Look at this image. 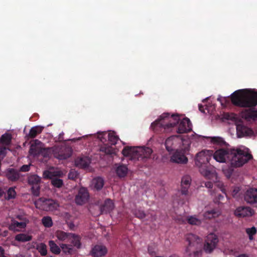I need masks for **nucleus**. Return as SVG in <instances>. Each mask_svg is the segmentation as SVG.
<instances>
[{"label":"nucleus","mask_w":257,"mask_h":257,"mask_svg":"<svg viewBox=\"0 0 257 257\" xmlns=\"http://www.w3.org/2000/svg\"><path fill=\"white\" fill-rule=\"evenodd\" d=\"M212 157L220 163L230 162L233 167H239L252 159L248 149H220L216 150Z\"/></svg>","instance_id":"1"},{"label":"nucleus","mask_w":257,"mask_h":257,"mask_svg":"<svg viewBox=\"0 0 257 257\" xmlns=\"http://www.w3.org/2000/svg\"><path fill=\"white\" fill-rule=\"evenodd\" d=\"M232 103L236 106L251 108L257 105V91L248 89L235 91L230 96Z\"/></svg>","instance_id":"2"},{"label":"nucleus","mask_w":257,"mask_h":257,"mask_svg":"<svg viewBox=\"0 0 257 257\" xmlns=\"http://www.w3.org/2000/svg\"><path fill=\"white\" fill-rule=\"evenodd\" d=\"M213 155V151L203 150L197 154L195 159V165L199 168L200 173L207 178L212 175L211 167L208 165Z\"/></svg>","instance_id":"3"},{"label":"nucleus","mask_w":257,"mask_h":257,"mask_svg":"<svg viewBox=\"0 0 257 257\" xmlns=\"http://www.w3.org/2000/svg\"><path fill=\"white\" fill-rule=\"evenodd\" d=\"M180 121L179 116L177 114H170L169 113H163L160 117L152 122L151 127L156 132L160 128H164V131L174 127Z\"/></svg>","instance_id":"4"},{"label":"nucleus","mask_w":257,"mask_h":257,"mask_svg":"<svg viewBox=\"0 0 257 257\" xmlns=\"http://www.w3.org/2000/svg\"><path fill=\"white\" fill-rule=\"evenodd\" d=\"M152 153V149L149 147L126 146L122 151V154L124 156L130 157L131 160H137L144 162L151 157Z\"/></svg>","instance_id":"5"},{"label":"nucleus","mask_w":257,"mask_h":257,"mask_svg":"<svg viewBox=\"0 0 257 257\" xmlns=\"http://www.w3.org/2000/svg\"><path fill=\"white\" fill-rule=\"evenodd\" d=\"M29 153L34 156H38L39 160L47 166L48 148H44L43 144L40 141H34L31 145Z\"/></svg>","instance_id":"6"},{"label":"nucleus","mask_w":257,"mask_h":257,"mask_svg":"<svg viewBox=\"0 0 257 257\" xmlns=\"http://www.w3.org/2000/svg\"><path fill=\"white\" fill-rule=\"evenodd\" d=\"M51 152H53L54 157L59 160H66L72 154L71 149L66 146L49 147V153Z\"/></svg>","instance_id":"7"},{"label":"nucleus","mask_w":257,"mask_h":257,"mask_svg":"<svg viewBox=\"0 0 257 257\" xmlns=\"http://www.w3.org/2000/svg\"><path fill=\"white\" fill-rule=\"evenodd\" d=\"M218 242V238L215 234L210 233L207 237L204 245L205 252L210 253L216 247Z\"/></svg>","instance_id":"8"},{"label":"nucleus","mask_w":257,"mask_h":257,"mask_svg":"<svg viewBox=\"0 0 257 257\" xmlns=\"http://www.w3.org/2000/svg\"><path fill=\"white\" fill-rule=\"evenodd\" d=\"M234 214L238 218H245L252 216L255 211L249 206H241L236 208Z\"/></svg>","instance_id":"9"},{"label":"nucleus","mask_w":257,"mask_h":257,"mask_svg":"<svg viewBox=\"0 0 257 257\" xmlns=\"http://www.w3.org/2000/svg\"><path fill=\"white\" fill-rule=\"evenodd\" d=\"M89 199V194L87 188L81 187L78 190L77 194L75 197V202L76 204L82 205L86 203Z\"/></svg>","instance_id":"10"},{"label":"nucleus","mask_w":257,"mask_h":257,"mask_svg":"<svg viewBox=\"0 0 257 257\" xmlns=\"http://www.w3.org/2000/svg\"><path fill=\"white\" fill-rule=\"evenodd\" d=\"M190 196L191 195L188 190H184L179 189L175 196L174 200L179 204L183 205L186 202H189Z\"/></svg>","instance_id":"11"},{"label":"nucleus","mask_w":257,"mask_h":257,"mask_svg":"<svg viewBox=\"0 0 257 257\" xmlns=\"http://www.w3.org/2000/svg\"><path fill=\"white\" fill-rule=\"evenodd\" d=\"M244 200L251 205L257 203V189L250 188L247 189L244 194Z\"/></svg>","instance_id":"12"},{"label":"nucleus","mask_w":257,"mask_h":257,"mask_svg":"<svg viewBox=\"0 0 257 257\" xmlns=\"http://www.w3.org/2000/svg\"><path fill=\"white\" fill-rule=\"evenodd\" d=\"M177 132L178 134L187 133L192 131V124L190 119L185 117L178 122Z\"/></svg>","instance_id":"13"},{"label":"nucleus","mask_w":257,"mask_h":257,"mask_svg":"<svg viewBox=\"0 0 257 257\" xmlns=\"http://www.w3.org/2000/svg\"><path fill=\"white\" fill-rule=\"evenodd\" d=\"M181 143L179 138L177 136H173L168 138L165 142V147L166 150L169 152L175 150L177 146V145Z\"/></svg>","instance_id":"14"},{"label":"nucleus","mask_w":257,"mask_h":257,"mask_svg":"<svg viewBox=\"0 0 257 257\" xmlns=\"http://www.w3.org/2000/svg\"><path fill=\"white\" fill-rule=\"evenodd\" d=\"M171 161L178 164H186L188 162V159L185 155L184 150H176L171 156Z\"/></svg>","instance_id":"15"},{"label":"nucleus","mask_w":257,"mask_h":257,"mask_svg":"<svg viewBox=\"0 0 257 257\" xmlns=\"http://www.w3.org/2000/svg\"><path fill=\"white\" fill-rule=\"evenodd\" d=\"M49 167V170H50ZM63 175V173L61 171H56L52 173L49 171V179L51 180V184L56 188H60L63 186V181L62 179L54 177L51 178V176L55 177H61Z\"/></svg>","instance_id":"16"},{"label":"nucleus","mask_w":257,"mask_h":257,"mask_svg":"<svg viewBox=\"0 0 257 257\" xmlns=\"http://www.w3.org/2000/svg\"><path fill=\"white\" fill-rule=\"evenodd\" d=\"M41 178L37 175H31L28 178V182L29 184L32 185V190L34 195H37L39 192Z\"/></svg>","instance_id":"17"},{"label":"nucleus","mask_w":257,"mask_h":257,"mask_svg":"<svg viewBox=\"0 0 257 257\" xmlns=\"http://www.w3.org/2000/svg\"><path fill=\"white\" fill-rule=\"evenodd\" d=\"M186 240L188 242V245L186 248V251L190 252L191 250V247L196 245H199L201 242V239L197 235L190 233L186 235Z\"/></svg>","instance_id":"18"},{"label":"nucleus","mask_w":257,"mask_h":257,"mask_svg":"<svg viewBox=\"0 0 257 257\" xmlns=\"http://www.w3.org/2000/svg\"><path fill=\"white\" fill-rule=\"evenodd\" d=\"M114 207L112 200L109 198L105 199L103 203L99 206L100 214L109 213L114 209Z\"/></svg>","instance_id":"19"},{"label":"nucleus","mask_w":257,"mask_h":257,"mask_svg":"<svg viewBox=\"0 0 257 257\" xmlns=\"http://www.w3.org/2000/svg\"><path fill=\"white\" fill-rule=\"evenodd\" d=\"M106 247L102 245H96L91 249V254L93 257H101L107 252Z\"/></svg>","instance_id":"20"},{"label":"nucleus","mask_w":257,"mask_h":257,"mask_svg":"<svg viewBox=\"0 0 257 257\" xmlns=\"http://www.w3.org/2000/svg\"><path fill=\"white\" fill-rule=\"evenodd\" d=\"M17 218L21 220V222L14 220L10 226L11 229H19L24 228L26 226L27 221L22 216L18 215Z\"/></svg>","instance_id":"21"},{"label":"nucleus","mask_w":257,"mask_h":257,"mask_svg":"<svg viewBox=\"0 0 257 257\" xmlns=\"http://www.w3.org/2000/svg\"><path fill=\"white\" fill-rule=\"evenodd\" d=\"M6 176L10 181L14 182L17 181L20 176L19 172L17 170L10 168L7 170Z\"/></svg>","instance_id":"22"},{"label":"nucleus","mask_w":257,"mask_h":257,"mask_svg":"<svg viewBox=\"0 0 257 257\" xmlns=\"http://www.w3.org/2000/svg\"><path fill=\"white\" fill-rule=\"evenodd\" d=\"M48 199L46 198H40L35 203V206L37 208L41 210L48 211Z\"/></svg>","instance_id":"23"},{"label":"nucleus","mask_w":257,"mask_h":257,"mask_svg":"<svg viewBox=\"0 0 257 257\" xmlns=\"http://www.w3.org/2000/svg\"><path fill=\"white\" fill-rule=\"evenodd\" d=\"M191 182V177L188 175L183 176L181 179L180 189L188 190Z\"/></svg>","instance_id":"24"},{"label":"nucleus","mask_w":257,"mask_h":257,"mask_svg":"<svg viewBox=\"0 0 257 257\" xmlns=\"http://www.w3.org/2000/svg\"><path fill=\"white\" fill-rule=\"evenodd\" d=\"M220 214V212L217 209H213L205 212L203 217L205 219H210L218 217Z\"/></svg>","instance_id":"25"},{"label":"nucleus","mask_w":257,"mask_h":257,"mask_svg":"<svg viewBox=\"0 0 257 257\" xmlns=\"http://www.w3.org/2000/svg\"><path fill=\"white\" fill-rule=\"evenodd\" d=\"M187 222L192 225H200L202 223V220L196 215L188 216L186 218Z\"/></svg>","instance_id":"26"},{"label":"nucleus","mask_w":257,"mask_h":257,"mask_svg":"<svg viewBox=\"0 0 257 257\" xmlns=\"http://www.w3.org/2000/svg\"><path fill=\"white\" fill-rule=\"evenodd\" d=\"M94 188L97 191L100 190L103 187L104 181L102 178L98 177L92 180Z\"/></svg>","instance_id":"27"},{"label":"nucleus","mask_w":257,"mask_h":257,"mask_svg":"<svg viewBox=\"0 0 257 257\" xmlns=\"http://www.w3.org/2000/svg\"><path fill=\"white\" fill-rule=\"evenodd\" d=\"M43 127L39 126L33 127L30 130L29 133L27 136L28 139H33L42 131Z\"/></svg>","instance_id":"28"},{"label":"nucleus","mask_w":257,"mask_h":257,"mask_svg":"<svg viewBox=\"0 0 257 257\" xmlns=\"http://www.w3.org/2000/svg\"><path fill=\"white\" fill-rule=\"evenodd\" d=\"M128 168L125 165H119L116 169V173L119 177H124L127 173Z\"/></svg>","instance_id":"29"},{"label":"nucleus","mask_w":257,"mask_h":257,"mask_svg":"<svg viewBox=\"0 0 257 257\" xmlns=\"http://www.w3.org/2000/svg\"><path fill=\"white\" fill-rule=\"evenodd\" d=\"M236 131L240 136L247 135L249 132L251 131L249 128L241 124H238L236 125Z\"/></svg>","instance_id":"30"},{"label":"nucleus","mask_w":257,"mask_h":257,"mask_svg":"<svg viewBox=\"0 0 257 257\" xmlns=\"http://www.w3.org/2000/svg\"><path fill=\"white\" fill-rule=\"evenodd\" d=\"M208 139H210L211 142L216 145L220 146H226L227 145L226 142L223 140V138L219 137H208Z\"/></svg>","instance_id":"31"},{"label":"nucleus","mask_w":257,"mask_h":257,"mask_svg":"<svg viewBox=\"0 0 257 257\" xmlns=\"http://www.w3.org/2000/svg\"><path fill=\"white\" fill-rule=\"evenodd\" d=\"M75 164L76 166L84 168H86L89 165V162L86 158H77L75 160Z\"/></svg>","instance_id":"32"},{"label":"nucleus","mask_w":257,"mask_h":257,"mask_svg":"<svg viewBox=\"0 0 257 257\" xmlns=\"http://www.w3.org/2000/svg\"><path fill=\"white\" fill-rule=\"evenodd\" d=\"M69 236V239H71V242L73 245L78 248H80L81 245L80 236L73 233L70 234Z\"/></svg>","instance_id":"33"},{"label":"nucleus","mask_w":257,"mask_h":257,"mask_svg":"<svg viewBox=\"0 0 257 257\" xmlns=\"http://www.w3.org/2000/svg\"><path fill=\"white\" fill-rule=\"evenodd\" d=\"M12 139L11 134L5 133L0 138V142L2 144L8 146L11 143Z\"/></svg>","instance_id":"34"},{"label":"nucleus","mask_w":257,"mask_h":257,"mask_svg":"<svg viewBox=\"0 0 257 257\" xmlns=\"http://www.w3.org/2000/svg\"><path fill=\"white\" fill-rule=\"evenodd\" d=\"M100 151L107 155H112L115 153L113 147L105 144L100 147Z\"/></svg>","instance_id":"35"},{"label":"nucleus","mask_w":257,"mask_h":257,"mask_svg":"<svg viewBox=\"0 0 257 257\" xmlns=\"http://www.w3.org/2000/svg\"><path fill=\"white\" fill-rule=\"evenodd\" d=\"M15 239L18 241L26 242L31 240L32 236L28 234L21 233L16 236Z\"/></svg>","instance_id":"36"},{"label":"nucleus","mask_w":257,"mask_h":257,"mask_svg":"<svg viewBox=\"0 0 257 257\" xmlns=\"http://www.w3.org/2000/svg\"><path fill=\"white\" fill-rule=\"evenodd\" d=\"M107 137L108 142L111 145H115L119 139L118 137L115 135L113 132L109 133L107 135Z\"/></svg>","instance_id":"37"},{"label":"nucleus","mask_w":257,"mask_h":257,"mask_svg":"<svg viewBox=\"0 0 257 257\" xmlns=\"http://www.w3.org/2000/svg\"><path fill=\"white\" fill-rule=\"evenodd\" d=\"M61 247L62 251L67 254H72L74 251L71 245L62 244Z\"/></svg>","instance_id":"38"},{"label":"nucleus","mask_w":257,"mask_h":257,"mask_svg":"<svg viewBox=\"0 0 257 257\" xmlns=\"http://www.w3.org/2000/svg\"><path fill=\"white\" fill-rule=\"evenodd\" d=\"M70 233H67L63 231H57L56 233L57 238L59 240H65L67 239H69Z\"/></svg>","instance_id":"39"},{"label":"nucleus","mask_w":257,"mask_h":257,"mask_svg":"<svg viewBox=\"0 0 257 257\" xmlns=\"http://www.w3.org/2000/svg\"><path fill=\"white\" fill-rule=\"evenodd\" d=\"M37 249L40 253V254L44 256L46 255L47 253L46 245L43 243H40L37 245Z\"/></svg>","instance_id":"40"},{"label":"nucleus","mask_w":257,"mask_h":257,"mask_svg":"<svg viewBox=\"0 0 257 257\" xmlns=\"http://www.w3.org/2000/svg\"><path fill=\"white\" fill-rule=\"evenodd\" d=\"M49 247L53 253L59 254L60 252V247L53 241H49Z\"/></svg>","instance_id":"41"},{"label":"nucleus","mask_w":257,"mask_h":257,"mask_svg":"<svg viewBox=\"0 0 257 257\" xmlns=\"http://www.w3.org/2000/svg\"><path fill=\"white\" fill-rule=\"evenodd\" d=\"M246 116L247 118L253 120L257 119V109L256 110H247L246 111Z\"/></svg>","instance_id":"42"},{"label":"nucleus","mask_w":257,"mask_h":257,"mask_svg":"<svg viewBox=\"0 0 257 257\" xmlns=\"http://www.w3.org/2000/svg\"><path fill=\"white\" fill-rule=\"evenodd\" d=\"M16 195V192L15 190L13 188H10L7 191L6 199L10 200L11 199L15 198Z\"/></svg>","instance_id":"43"},{"label":"nucleus","mask_w":257,"mask_h":257,"mask_svg":"<svg viewBox=\"0 0 257 257\" xmlns=\"http://www.w3.org/2000/svg\"><path fill=\"white\" fill-rule=\"evenodd\" d=\"M246 232L248 235L249 239L252 240L253 238V235L256 233V229L254 226L251 228H247L246 229Z\"/></svg>","instance_id":"44"},{"label":"nucleus","mask_w":257,"mask_h":257,"mask_svg":"<svg viewBox=\"0 0 257 257\" xmlns=\"http://www.w3.org/2000/svg\"><path fill=\"white\" fill-rule=\"evenodd\" d=\"M133 213L136 217L140 219H143L146 217V214L143 210L136 209L134 211Z\"/></svg>","instance_id":"45"},{"label":"nucleus","mask_w":257,"mask_h":257,"mask_svg":"<svg viewBox=\"0 0 257 257\" xmlns=\"http://www.w3.org/2000/svg\"><path fill=\"white\" fill-rule=\"evenodd\" d=\"M59 207V204L54 200L49 199V211L56 210Z\"/></svg>","instance_id":"46"},{"label":"nucleus","mask_w":257,"mask_h":257,"mask_svg":"<svg viewBox=\"0 0 257 257\" xmlns=\"http://www.w3.org/2000/svg\"><path fill=\"white\" fill-rule=\"evenodd\" d=\"M224 117L228 120H234L236 118V115L233 113H225Z\"/></svg>","instance_id":"47"},{"label":"nucleus","mask_w":257,"mask_h":257,"mask_svg":"<svg viewBox=\"0 0 257 257\" xmlns=\"http://www.w3.org/2000/svg\"><path fill=\"white\" fill-rule=\"evenodd\" d=\"M78 174L77 171L71 170L68 173V178L71 180H75L78 177Z\"/></svg>","instance_id":"48"},{"label":"nucleus","mask_w":257,"mask_h":257,"mask_svg":"<svg viewBox=\"0 0 257 257\" xmlns=\"http://www.w3.org/2000/svg\"><path fill=\"white\" fill-rule=\"evenodd\" d=\"M217 100L219 101L220 102L221 105L224 107L226 106L227 104L229 103L228 100H227L225 97L220 96L217 98Z\"/></svg>","instance_id":"49"},{"label":"nucleus","mask_w":257,"mask_h":257,"mask_svg":"<svg viewBox=\"0 0 257 257\" xmlns=\"http://www.w3.org/2000/svg\"><path fill=\"white\" fill-rule=\"evenodd\" d=\"M107 135L106 133L103 132L98 134V138L100 139L101 142L104 143L106 141V136Z\"/></svg>","instance_id":"50"},{"label":"nucleus","mask_w":257,"mask_h":257,"mask_svg":"<svg viewBox=\"0 0 257 257\" xmlns=\"http://www.w3.org/2000/svg\"><path fill=\"white\" fill-rule=\"evenodd\" d=\"M30 165H23L20 168V171L21 172H26L29 171L30 170Z\"/></svg>","instance_id":"51"},{"label":"nucleus","mask_w":257,"mask_h":257,"mask_svg":"<svg viewBox=\"0 0 257 257\" xmlns=\"http://www.w3.org/2000/svg\"><path fill=\"white\" fill-rule=\"evenodd\" d=\"M42 223L44 226L48 227V216H44L43 218Z\"/></svg>","instance_id":"52"},{"label":"nucleus","mask_w":257,"mask_h":257,"mask_svg":"<svg viewBox=\"0 0 257 257\" xmlns=\"http://www.w3.org/2000/svg\"><path fill=\"white\" fill-rule=\"evenodd\" d=\"M202 254V250L199 249L193 251V257H200Z\"/></svg>","instance_id":"53"},{"label":"nucleus","mask_w":257,"mask_h":257,"mask_svg":"<svg viewBox=\"0 0 257 257\" xmlns=\"http://www.w3.org/2000/svg\"><path fill=\"white\" fill-rule=\"evenodd\" d=\"M68 227L72 230H74V228L75 227V226L74 224L72 222H69L67 223Z\"/></svg>","instance_id":"54"},{"label":"nucleus","mask_w":257,"mask_h":257,"mask_svg":"<svg viewBox=\"0 0 257 257\" xmlns=\"http://www.w3.org/2000/svg\"><path fill=\"white\" fill-rule=\"evenodd\" d=\"M205 186L208 188H212L213 187V183L210 181H207L205 184Z\"/></svg>","instance_id":"55"},{"label":"nucleus","mask_w":257,"mask_h":257,"mask_svg":"<svg viewBox=\"0 0 257 257\" xmlns=\"http://www.w3.org/2000/svg\"><path fill=\"white\" fill-rule=\"evenodd\" d=\"M43 177L46 179H48V169L45 170L43 172Z\"/></svg>","instance_id":"56"},{"label":"nucleus","mask_w":257,"mask_h":257,"mask_svg":"<svg viewBox=\"0 0 257 257\" xmlns=\"http://www.w3.org/2000/svg\"><path fill=\"white\" fill-rule=\"evenodd\" d=\"M216 185L218 186V187L220 189L221 191L223 193H224V189L223 188V184L221 182H218L216 183Z\"/></svg>","instance_id":"57"},{"label":"nucleus","mask_w":257,"mask_h":257,"mask_svg":"<svg viewBox=\"0 0 257 257\" xmlns=\"http://www.w3.org/2000/svg\"><path fill=\"white\" fill-rule=\"evenodd\" d=\"M6 148L5 147H4L3 148L1 149L0 155L5 156L6 154Z\"/></svg>","instance_id":"58"},{"label":"nucleus","mask_w":257,"mask_h":257,"mask_svg":"<svg viewBox=\"0 0 257 257\" xmlns=\"http://www.w3.org/2000/svg\"><path fill=\"white\" fill-rule=\"evenodd\" d=\"M198 107H199V109L201 112H202L203 113H205V110L203 108L204 106L202 104H199Z\"/></svg>","instance_id":"59"},{"label":"nucleus","mask_w":257,"mask_h":257,"mask_svg":"<svg viewBox=\"0 0 257 257\" xmlns=\"http://www.w3.org/2000/svg\"><path fill=\"white\" fill-rule=\"evenodd\" d=\"M2 256H5L4 255V250L1 246H0V257H1Z\"/></svg>","instance_id":"60"},{"label":"nucleus","mask_w":257,"mask_h":257,"mask_svg":"<svg viewBox=\"0 0 257 257\" xmlns=\"http://www.w3.org/2000/svg\"><path fill=\"white\" fill-rule=\"evenodd\" d=\"M217 198L219 200H222L224 198V196L221 194H218L217 195Z\"/></svg>","instance_id":"61"},{"label":"nucleus","mask_w":257,"mask_h":257,"mask_svg":"<svg viewBox=\"0 0 257 257\" xmlns=\"http://www.w3.org/2000/svg\"><path fill=\"white\" fill-rule=\"evenodd\" d=\"M53 225V221L50 217H49V227Z\"/></svg>","instance_id":"62"},{"label":"nucleus","mask_w":257,"mask_h":257,"mask_svg":"<svg viewBox=\"0 0 257 257\" xmlns=\"http://www.w3.org/2000/svg\"><path fill=\"white\" fill-rule=\"evenodd\" d=\"M237 257H248V256L245 254H241Z\"/></svg>","instance_id":"63"},{"label":"nucleus","mask_w":257,"mask_h":257,"mask_svg":"<svg viewBox=\"0 0 257 257\" xmlns=\"http://www.w3.org/2000/svg\"><path fill=\"white\" fill-rule=\"evenodd\" d=\"M169 257H179V256L176 254H174L170 255Z\"/></svg>","instance_id":"64"}]
</instances>
